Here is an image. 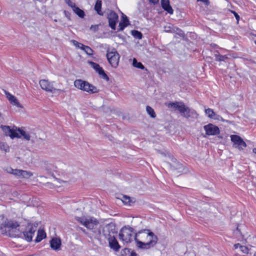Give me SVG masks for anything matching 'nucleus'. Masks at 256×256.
<instances>
[{
	"label": "nucleus",
	"instance_id": "obj_1",
	"mask_svg": "<svg viewBox=\"0 0 256 256\" xmlns=\"http://www.w3.org/2000/svg\"><path fill=\"white\" fill-rule=\"evenodd\" d=\"M136 246L142 249H150L156 244L158 238L150 230L144 229L135 234Z\"/></svg>",
	"mask_w": 256,
	"mask_h": 256
},
{
	"label": "nucleus",
	"instance_id": "obj_2",
	"mask_svg": "<svg viewBox=\"0 0 256 256\" xmlns=\"http://www.w3.org/2000/svg\"><path fill=\"white\" fill-rule=\"evenodd\" d=\"M169 108H172L174 110H178L181 114V116L188 118L196 114L195 110L190 108L186 106L184 104L181 102H170L168 104Z\"/></svg>",
	"mask_w": 256,
	"mask_h": 256
},
{
	"label": "nucleus",
	"instance_id": "obj_3",
	"mask_svg": "<svg viewBox=\"0 0 256 256\" xmlns=\"http://www.w3.org/2000/svg\"><path fill=\"white\" fill-rule=\"evenodd\" d=\"M134 228L128 226H124L120 232L119 239L124 243H130L134 240V236H133Z\"/></svg>",
	"mask_w": 256,
	"mask_h": 256
},
{
	"label": "nucleus",
	"instance_id": "obj_4",
	"mask_svg": "<svg viewBox=\"0 0 256 256\" xmlns=\"http://www.w3.org/2000/svg\"><path fill=\"white\" fill-rule=\"evenodd\" d=\"M38 225V222H35L34 224H28L24 231L23 232V234L26 240L28 242L32 240Z\"/></svg>",
	"mask_w": 256,
	"mask_h": 256
},
{
	"label": "nucleus",
	"instance_id": "obj_5",
	"mask_svg": "<svg viewBox=\"0 0 256 256\" xmlns=\"http://www.w3.org/2000/svg\"><path fill=\"white\" fill-rule=\"evenodd\" d=\"M120 54L116 49L112 48L110 51L107 50L106 58L110 64L114 68H116L118 64Z\"/></svg>",
	"mask_w": 256,
	"mask_h": 256
},
{
	"label": "nucleus",
	"instance_id": "obj_6",
	"mask_svg": "<svg viewBox=\"0 0 256 256\" xmlns=\"http://www.w3.org/2000/svg\"><path fill=\"white\" fill-rule=\"evenodd\" d=\"M230 139L233 142L234 146L238 148L240 150H242L244 148L246 147V143L238 135H231Z\"/></svg>",
	"mask_w": 256,
	"mask_h": 256
},
{
	"label": "nucleus",
	"instance_id": "obj_7",
	"mask_svg": "<svg viewBox=\"0 0 256 256\" xmlns=\"http://www.w3.org/2000/svg\"><path fill=\"white\" fill-rule=\"evenodd\" d=\"M77 220L85 226L87 228L93 230L95 226H97L98 222L96 220H92L91 218L87 219L82 218H78Z\"/></svg>",
	"mask_w": 256,
	"mask_h": 256
},
{
	"label": "nucleus",
	"instance_id": "obj_8",
	"mask_svg": "<svg viewBox=\"0 0 256 256\" xmlns=\"http://www.w3.org/2000/svg\"><path fill=\"white\" fill-rule=\"evenodd\" d=\"M54 82H50L48 80H42L39 84L41 88L47 92H55L56 91H60V89H56L54 87Z\"/></svg>",
	"mask_w": 256,
	"mask_h": 256
},
{
	"label": "nucleus",
	"instance_id": "obj_9",
	"mask_svg": "<svg viewBox=\"0 0 256 256\" xmlns=\"http://www.w3.org/2000/svg\"><path fill=\"white\" fill-rule=\"evenodd\" d=\"M116 232V226L114 223H110L106 224L103 228L102 235L104 236L105 238H108V237H112V234H114Z\"/></svg>",
	"mask_w": 256,
	"mask_h": 256
},
{
	"label": "nucleus",
	"instance_id": "obj_10",
	"mask_svg": "<svg viewBox=\"0 0 256 256\" xmlns=\"http://www.w3.org/2000/svg\"><path fill=\"white\" fill-rule=\"evenodd\" d=\"M110 27L113 30H116V25L118 22V16L114 11L111 10L107 16Z\"/></svg>",
	"mask_w": 256,
	"mask_h": 256
},
{
	"label": "nucleus",
	"instance_id": "obj_11",
	"mask_svg": "<svg viewBox=\"0 0 256 256\" xmlns=\"http://www.w3.org/2000/svg\"><path fill=\"white\" fill-rule=\"evenodd\" d=\"M206 134L208 136L216 135L220 133L219 128L212 124H209L204 126Z\"/></svg>",
	"mask_w": 256,
	"mask_h": 256
},
{
	"label": "nucleus",
	"instance_id": "obj_12",
	"mask_svg": "<svg viewBox=\"0 0 256 256\" xmlns=\"http://www.w3.org/2000/svg\"><path fill=\"white\" fill-rule=\"evenodd\" d=\"M106 239H108L109 246L112 249L116 252H118L120 250V246L114 236L108 237Z\"/></svg>",
	"mask_w": 256,
	"mask_h": 256
},
{
	"label": "nucleus",
	"instance_id": "obj_13",
	"mask_svg": "<svg viewBox=\"0 0 256 256\" xmlns=\"http://www.w3.org/2000/svg\"><path fill=\"white\" fill-rule=\"evenodd\" d=\"M1 128L6 135H8L12 138H14L18 136V132L10 129L9 126H2Z\"/></svg>",
	"mask_w": 256,
	"mask_h": 256
},
{
	"label": "nucleus",
	"instance_id": "obj_14",
	"mask_svg": "<svg viewBox=\"0 0 256 256\" xmlns=\"http://www.w3.org/2000/svg\"><path fill=\"white\" fill-rule=\"evenodd\" d=\"M83 91H85L90 94L97 93L99 92V90L94 86L86 82Z\"/></svg>",
	"mask_w": 256,
	"mask_h": 256
},
{
	"label": "nucleus",
	"instance_id": "obj_15",
	"mask_svg": "<svg viewBox=\"0 0 256 256\" xmlns=\"http://www.w3.org/2000/svg\"><path fill=\"white\" fill-rule=\"evenodd\" d=\"M5 93L6 95L7 98L12 104L14 105L18 108H22V105L14 96L8 92L6 91L5 92Z\"/></svg>",
	"mask_w": 256,
	"mask_h": 256
},
{
	"label": "nucleus",
	"instance_id": "obj_16",
	"mask_svg": "<svg viewBox=\"0 0 256 256\" xmlns=\"http://www.w3.org/2000/svg\"><path fill=\"white\" fill-rule=\"evenodd\" d=\"M50 244L53 250H60L61 245V241L60 238H54L50 240Z\"/></svg>",
	"mask_w": 256,
	"mask_h": 256
},
{
	"label": "nucleus",
	"instance_id": "obj_17",
	"mask_svg": "<svg viewBox=\"0 0 256 256\" xmlns=\"http://www.w3.org/2000/svg\"><path fill=\"white\" fill-rule=\"evenodd\" d=\"M161 4L162 8L170 14H172L173 9L170 4L169 0H161Z\"/></svg>",
	"mask_w": 256,
	"mask_h": 256
},
{
	"label": "nucleus",
	"instance_id": "obj_18",
	"mask_svg": "<svg viewBox=\"0 0 256 256\" xmlns=\"http://www.w3.org/2000/svg\"><path fill=\"white\" fill-rule=\"evenodd\" d=\"M86 82L82 80H76L74 82V85L77 88L83 90Z\"/></svg>",
	"mask_w": 256,
	"mask_h": 256
},
{
	"label": "nucleus",
	"instance_id": "obj_19",
	"mask_svg": "<svg viewBox=\"0 0 256 256\" xmlns=\"http://www.w3.org/2000/svg\"><path fill=\"white\" fill-rule=\"evenodd\" d=\"M18 134V136L16 138H22L23 137L25 140H30V136L28 133L26 132L23 130L18 128L17 131Z\"/></svg>",
	"mask_w": 256,
	"mask_h": 256
},
{
	"label": "nucleus",
	"instance_id": "obj_20",
	"mask_svg": "<svg viewBox=\"0 0 256 256\" xmlns=\"http://www.w3.org/2000/svg\"><path fill=\"white\" fill-rule=\"evenodd\" d=\"M46 237V234L44 231L43 230H38L35 242H38Z\"/></svg>",
	"mask_w": 256,
	"mask_h": 256
},
{
	"label": "nucleus",
	"instance_id": "obj_21",
	"mask_svg": "<svg viewBox=\"0 0 256 256\" xmlns=\"http://www.w3.org/2000/svg\"><path fill=\"white\" fill-rule=\"evenodd\" d=\"M102 4V1L100 0H97L94 6L95 10L100 16H103L104 14L103 12L101 10Z\"/></svg>",
	"mask_w": 256,
	"mask_h": 256
},
{
	"label": "nucleus",
	"instance_id": "obj_22",
	"mask_svg": "<svg viewBox=\"0 0 256 256\" xmlns=\"http://www.w3.org/2000/svg\"><path fill=\"white\" fill-rule=\"evenodd\" d=\"M19 225L18 222L14 221H8L6 222L4 225V227L11 228L12 229L16 228Z\"/></svg>",
	"mask_w": 256,
	"mask_h": 256
},
{
	"label": "nucleus",
	"instance_id": "obj_23",
	"mask_svg": "<svg viewBox=\"0 0 256 256\" xmlns=\"http://www.w3.org/2000/svg\"><path fill=\"white\" fill-rule=\"evenodd\" d=\"M32 175V173L30 172L21 170L20 178H28Z\"/></svg>",
	"mask_w": 256,
	"mask_h": 256
},
{
	"label": "nucleus",
	"instance_id": "obj_24",
	"mask_svg": "<svg viewBox=\"0 0 256 256\" xmlns=\"http://www.w3.org/2000/svg\"><path fill=\"white\" fill-rule=\"evenodd\" d=\"M121 200H122V202L125 204L131 205L132 203L134 202L132 200L131 198L127 196H122L121 198Z\"/></svg>",
	"mask_w": 256,
	"mask_h": 256
},
{
	"label": "nucleus",
	"instance_id": "obj_25",
	"mask_svg": "<svg viewBox=\"0 0 256 256\" xmlns=\"http://www.w3.org/2000/svg\"><path fill=\"white\" fill-rule=\"evenodd\" d=\"M73 11L76 13L78 16L80 18H84V12L80 9L78 6H76L74 8H72Z\"/></svg>",
	"mask_w": 256,
	"mask_h": 256
},
{
	"label": "nucleus",
	"instance_id": "obj_26",
	"mask_svg": "<svg viewBox=\"0 0 256 256\" xmlns=\"http://www.w3.org/2000/svg\"><path fill=\"white\" fill-rule=\"evenodd\" d=\"M80 49L84 50V52L88 55L91 56V55H92V54H93V50L88 46H86L84 44H82Z\"/></svg>",
	"mask_w": 256,
	"mask_h": 256
},
{
	"label": "nucleus",
	"instance_id": "obj_27",
	"mask_svg": "<svg viewBox=\"0 0 256 256\" xmlns=\"http://www.w3.org/2000/svg\"><path fill=\"white\" fill-rule=\"evenodd\" d=\"M97 72L98 73L100 76L104 80L108 81L109 80V78L106 74L105 73L103 68L100 67V68L97 71Z\"/></svg>",
	"mask_w": 256,
	"mask_h": 256
},
{
	"label": "nucleus",
	"instance_id": "obj_28",
	"mask_svg": "<svg viewBox=\"0 0 256 256\" xmlns=\"http://www.w3.org/2000/svg\"><path fill=\"white\" fill-rule=\"evenodd\" d=\"M132 65L134 67L138 68L142 70H144V66L140 62H138L135 58L133 59Z\"/></svg>",
	"mask_w": 256,
	"mask_h": 256
},
{
	"label": "nucleus",
	"instance_id": "obj_29",
	"mask_svg": "<svg viewBox=\"0 0 256 256\" xmlns=\"http://www.w3.org/2000/svg\"><path fill=\"white\" fill-rule=\"evenodd\" d=\"M146 110L148 114L152 118H154L156 116V113L154 109L150 106H148L146 108Z\"/></svg>",
	"mask_w": 256,
	"mask_h": 256
},
{
	"label": "nucleus",
	"instance_id": "obj_30",
	"mask_svg": "<svg viewBox=\"0 0 256 256\" xmlns=\"http://www.w3.org/2000/svg\"><path fill=\"white\" fill-rule=\"evenodd\" d=\"M132 36L136 38L142 39V34L141 32L136 30H133L131 32Z\"/></svg>",
	"mask_w": 256,
	"mask_h": 256
},
{
	"label": "nucleus",
	"instance_id": "obj_31",
	"mask_svg": "<svg viewBox=\"0 0 256 256\" xmlns=\"http://www.w3.org/2000/svg\"><path fill=\"white\" fill-rule=\"evenodd\" d=\"M0 150H4L6 152L10 151V148L4 142H0Z\"/></svg>",
	"mask_w": 256,
	"mask_h": 256
},
{
	"label": "nucleus",
	"instance_id": "obj_32",
	"mask_svg": "<svg viewBox=\"0 0 256 256\" xmlns=\"http://www.w3.org/2000/svg\"><path fill=\"white\" fill-rule=\"evenodd\" d=\"M215 58L216 60L218 62L225 61V60L228 58L226 55L222 56L218 54H215Z\"/></svg>",
	"mask_w": 256,
	"mask_h": 256
},
{
	"label": "nucleus",
	"instance_id": "obj_33",
	"mask_svg": "<svg viewBox=\"0 0 256 256\" xmlns=\"http://www.w3.org/2000/svg\"><path fill=\"white\" fill-rule=\"evenodd\" d=\"M173 30L174 31H173L172 32L176 33L177 34H178V36H180L181 37H184V33L180 28H174H174H173Z\"/></svg>",
	"mask_w": 256,
	"mask_h": 256
},
{
	"label": "nucleus",
	"instance_id": "obj_34",
	"mask_svg": "<svg viewBox=\"0 0 256 256\" xmlns=\"http://www.w3.org/2000/svg\"><path fill=\"white\" fill-rule=\"evenodd\" d=\"M206 114L210 118H212L214 116L215 112L214 110L210 108L205 110Z\"/></svg>",
	"mask_w": 256,
	"mask_h": 256
},
{
	"label": "nucleus",
	"instance_id": "obj_35",
	"mask_svg": "<svg viewBox=\"0 0 256 256\" xmlns=\"http://www.w3.org/2000/svg\"><path fill=\"white\" fill-rule=\"evenodd\" d=\"M132 252H134L132 250L130 249L126 248L122 250L121 254L122 256H128Z\"/></svg>",
	"mask_w": 256,
	"mask_h": 256
},
{
	"label": "nucleus",
	"instance_id": "obj_36",
	"mask_svg": "<svg viewBox=\"0 0 256 256\" xmlns=\"http://www.w3.org/2000/svg\"><path fill=\"white\" fill-rule=\"evenodd\" d=\"M90 64L91 66L96 70V72L100 68V66L98 64H96V62H90Z\"/></svg>",
	"mask_w": 256,
	"mask_h": 256
},
{
	"label": "nucleus",
	"instance_id": "obj_37",
	"mask_svg": "<svg viewBox=\"0 0 256 256\" xmlns=\"http://www.w3.org/2000/svg\"><path fill=\"white\" fill-rule=\"evenodd\" d=\"M66 3L70 8H74L76 6V4L74 2H73L71 1V0H65Z\"/></svg>",
	"mask_w": 256,
	"mask_h": 256
},
{
	"label": "nucleus",
	"instance_id": "obj_38",
	"mask_svg": "<svg viewBox=\"0 0 256 256\" xmlns=\"http://www.w3.org/2000/svg\"><path fill=\"white\" fill-rule=\"evenodd\" d=\"M240 250L244 253V254H248L249 252V249L248 247L242 246H240Z\"/></svg>",
	"mask_w": 256,
	"mask_h": 256
},
{
	"label": "nucleus",
	"instance_id": "obj_39",
	"mask_svg": "<svg viewBox=\"0 0 256 256\" xmlns=\"http://www.w3.org/2000/svg\"><path fill=\"white\" fill-rule=\"evenodd\" d=\"M127 26H128L127 23L124 24L123 22H120V24H118V27H119L118 30H122L124 28H126Z\"/></svg>",
	"mask_w": 256,
	"mask_h": 256
},
{
	"label": "nucleus",
	"instance_id": "obj_40",
	"mask_svg": "<svg viewBox=\"0 0 256 256\" xmlns=\"http://www.w3.org/2000/svg\"><path fill=\"white\" fill-rule=\"evenodd\" d=\"M13 172H14V174H13L14 176H17L18 178H20V172H21V170H20L14 169V171H13Z\"/></svg>",
	"mask_w": 256,
	"mask_h": 256
},
{
	"label": "nucleus",
	"instance_id": "obj_41",
	"mask_svg": "<svg viewBox=\"0 0 256 256\" xmlns=\"http://www.w3.org/2000/svg\"><path fill=\"white\" fill-rule=\"evenodd\" d=\"M212 118H214V120H221L222 122L224 121V120L222 118L221 116H220L218 114H216V113L214 114V117H212Z\"/></svg>",
	"mask_w": 256,
	"mask_h": 256
},
{
	"label": "nucleus",
	"instance_id": "obj_42",
	"mask_svg": "<svg viewBox=\"0 0 256 256\" xmlns=\"http://www.w3.org/2000/svg\"><path fill=\"white\" fill-rule=\"evenodd\" d=\"M122 22H123L124 24L127 23L128 26L130 24L128 20L126 15L122 14Z\"/></svg>",
	"mask_w": 256,
	"mask_h": 256
},
{
	"label": "nucleus",
	"instance_id": "obj_43",
	"mask_svg": "<svg viewBox=\"0 0 256 256\" xmlns=\"http://www.w3.org/2000/svg\"><path fill=\"white\" fill-rule=\"evenodd\" d=\"M174 26H165L164 28V30L166 32H173V28H174Z\"/></svg>",
	"mask_w": 256,
	"mask_h": 256
},
{
	"label": "nucleus",
	"instance_id": "obj_44",
	"mask_svg": "<svg viewBox=\"0 0 256 256\" xmlns=\"http://www.w3.org/2000/svg\"><path fill=\"white\" fill-rule=\"evenodd\" d=\"M72 42L75 46H76L80 48V47L82 46V44L80 43L75 40H72Z\"/></svg>",
	"mask_w": 256,
	"mask_h": 256
},
{
	"label": "nucleus",
	"instance_id": "obj_45",
	"mask_svg": "<svg viewBox=\"0 0 256 256\" xmlns=\"http://www.w3.org/2000/svg\"><path fill=\"white\" fill-rule=\"evenodd\" d=\"M98 25H92L90 28V30L94 32L97 31L98 30Z\"/></svg>",
	"mask_w": 256,
	"mask_h": 256
},
{
	"label": "nucleus",
	"instance_id": "obj_46",
	"mask_svg": "<svg viewBox=\"0 0 256 256\" xmlns=\"http://www.w3.org/2000/svg\"><path fill=\"white\" fill-rule=\"evenodd\" d=\"M172 167L174 168V169H180L181 168H182V164H180V163H178L177 164V166H172Z\"/></svg>",
	"mask_w": 256,
	"mask_h": 256
},
{
	"label": "nucleus",
	"instance_id": "obj_47",
	"mask_svg": "<svg viewBox=\"0 0 256 256\" xmlns=\"http://www.w3.org/2000/svg\"><path fill=\"white\" fill-rule=\"evenodd\" d=\"M232 12L234 14V16L236 17V20L238 21L240 20V17L239 15L234 11H232Z\"/></svg>",
	"mask_w": 256,
	"mask_h": 256
},
{
	"label": "nucleus",
	"instance_id": "obj_48",
	"mask_svg": "<svg viewBox=\"0 0 256 256\" xmlns=\"http://www.w3.org/2000/svg\"><path fill=\"white\" fill-rule=\"evenodd\" d=\"M198 1L202 2L206 6H208L210 4L208 0H198Z\"/></svg>",
	"mask_w": 256,
	"mask_h": 256
},
{
	"label": "nucleus",
	"instance_id": "obj_49",
	"mask_svg": "<svg viewBox=\"0 0 256 256\" xmlns=\"http://www.w3.org/2000/svg\"><path fill=\"white\" fill-rule=\"evenodd\" d=\"M150 3L153 4H156L158 3V0H149Z\"/></svg>",
	"mask_w": 256,
	"mask_h": 256
},
{
	"label": "nucleus",
	"instance_id": "obj_50",
	"mask_svg": "<svg viewBox=\"0 0 256 256\" xmlns=\"http://www.w3.org/2000/svg\"><path fill=\"white\" fill-rule=\"evenodd\" d=\"M14 169H12V168H10L8 170V172L10 174H14L13 171H14Z\"/></svg>",
	"mask_w": 256,
	"mask_h": 256
},
{
	"label": "nucleus",
	"instance_id": "obj_51",
	"mask_svg": "<svg viewBox=\"0 0 256 256\" xmlns=\"http://www.w3.org/2000/svg\"><path fill=\"white\" fill-rule=\"evenodd\" d=\"M240 246H242L240 244H236L234 245V248L235 249H237L238 248H240Z\"/></svg>",
	"mask_w": 256,
	"mask_h": 256
},
{
	"label": "nucleus",
	"instance_id": "obj_52",
	"mask_svg": "<svg viewBox=\"0 0 256 256\" xmlns=\"http://www.w3.org/2000/svg\"><path fill=\"white\" fill-rule=\"evenodd\" d=\"M2 218H3V217L2 216H0V220H2ZM3 226H4L3 224H0V228H2Z\"/></svg>",
	"mask_w": 256,
	"mask_h": 256
},
{
	"label": "nucleus",
	"instance_id": "obj_53",
	"mask_svg": "<svg viewBox=\"0 0 256 256\" xmlns=\"http://www.w3.org/2000/svg\"><path fill=\"white\" fill-rule=\"evenodd\" d=\"M252 152H253L254 153L256 154V148H253Z\"/></svg>",
	"mask_w": 256,
	"mask_h": 256
},
{
	"label": "nucleus",
	"instance_id": "obj_54",
	"mask_svg": "<svg viewBox=\"0 0 256 256\" xmlns=\"http://www.w3.org/2000/svg\"><path fill=\"white\" fill-rule=\"evenodd\" d=\"M81 230H82L83 232H86L85 230H84V228H81Z\"/></svg>",
	"mask_w": 256,
	"mask_h": 256
},
{
	"label": "nucleus",
	"instance_id": "obj_55",
	"mask_svg": "<svg viewBox=\"0 0 256 256\" xmlns=\"http://www.w3.org/2000/svg\"><path fill=\"white\" fill-rule=\"evenodd\" d=\"M176 159H174L173 162H176Z\"/></svg>",
	"mask_w": 256,
	"mask_h": 256
},
{
	"label": "nucleus",
	"instance_id": "obj_56",
	"mask_svg": "<svg viewBox=\"0 0 256 256\" xmlns=\"http://www.w3.org/2000/svg\"><path fill=\"white\" fill-rule=\"evenodd\" d=\"M236 231H238V232H239V231H240V230H239V229H238V228H236Z\"/></svg>",
	"mask_w": 256,
	"mask_h": 256
},
{
	"label": "nucleus",
	"instance_id": "obj_57",
	"mask_svg": "<svg viewBox=\"0 0 256 256\" xmlns=\"http://www.w3.org/2000/svg\"><path fill=\"white\" fill-rule=\"evenodd\" d=\"M187 254V256H188V254ZM189 254H190V253H189Z\"/></svg>",
	"mask_w": 256,
	"mask_h": 256
},
{
	"label": "nucleus",
	"instance_id": "obj_58",
	"mask_svg": "<svg viewBox=\"0 0 256 256\" xmlns=\"http://www.w3.org/2000/svg\"><path fill=\"white\" fill-rule=\"evenodd\" d=\"M254 43L256 44V40H254Z\"/></svg>",
	"mask_w": 256,
	"mask_h": 256
}]
</instances>
